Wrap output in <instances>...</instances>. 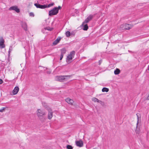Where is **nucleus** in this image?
<instances>
[{"mask_svg": "<svg viewBox=\"0 0 149 149\" xmlns=\"http://www.w3.org/2000/svg\"><path fill=\"white\" fill-rule=\"evenodd\" d=\"M71 76V75L57 76L55 77V79L56 81L63 82L69 79Z\"/></svg>", "mask_w": 149, "mask_h": 149, "instance_id": "f257e3e1", "label": "nucleus"}, {"mask_svg": "<svg viewBox=\"0 0 149 149\" xmlns=\"http://www.w3.org/2000/svg\"><path fill=\"white\" fill-rule=\"evenodd\" d=\"M54 4V3H52L48 5H42L38 3H35L34 5L37 8L41 9H45L47 8H49L52 6Z\"/></svg>", "mask_w": 149, "mask_h": 149, "instance_id": "f03ea898", "label": "nucleus"}, {"mask_svg": "<svg viewBox=\"0 0 149 149\" xmlns=\"http://www.w3.org/2000/svg\"><path fill=\"white\" fill-rule=\"evenodd\" d=\"M37 115L40 119L41 117H43L46 115L45 111L42 109H38L37 111Z\"/></svg>", "mask_w": 149, "mask_h": 149, "instance_id": "7ed1b4c3", "label": "nucleus"}, {"mask_svg": "<svg viewBox=\"0 0 149 149\" xmlns=\"http://www.w3.org/2000/svg\"><path fill=\"white\" fill-rule=\"evenodd\" d=\"M96 15V14H95L93 15H89V16L85 19L84 22L83 23L82 25H83V24L88 23Z\"/></svg>", "mask_w": 149, "mask_h": 149, "instance_id": "20e7f679", "label": "nucleus"}, {"mask_svg": "<svg viewBox=\"0 0 149 149\" xmlns=\"http://www.w3.org/2000/svg\"><path fill=\"white\" fill-rule=\"evenodd\" d=\"M58 10H50L49 11V16H52L56 15L58 13Z\"/></svg>", "mask_w": 149, "mask_h": 149, "instance_id": "39448f33", "label": "nucleus"}, {"mask_svg": "<svg viewBox=\"0 0 149 149\" xmlns=\"http://www.w3.org/2000/svg\"><path fill=\"white\" fill-rule=\"evenodd\" d=\"M47 109L48 111V118L49 120H51L53 116V112L51 109L49 107L47 108Z\"/></svg>", "mask_w": 149, "mask_h": 149, "instance_id": "423d86ee", "label": "nucleus"}, {"mask_svg": "<svg viewBox=\"0 0 149 149\" xmlns=\"http://www.w3.org/2000/svg\"><path fill=\"white\" fill-rule=\"evenodd\" d=\"M21 24L22 27L23 28L24 30L25 31H27V26L26 23V22L23 21L21 22Z\"/></svg>", "mask_w": 149, "mask_h": 149, "instance_id": "0eeeda50", "label": "nucleus"}, {"mask_svg": "<svg viewBox=\"0 0 149 149\" xmlns=\"http://www.w3.org/2000/svg\"><path fill=\"white\" fill-rule=\"evenodd\" d=\"M76 144L77 146L79 147H82L83 146V143L81 140L76 141H75Z\"/></svg>", "mask_w": 149, "mask_h": 149, "instance_id": "6e6552de", "label": "nucleus"}, {"mask_svg": "<svg viewBox=\"0 0 149 149\" xmlns=\"http://www.w3.org/2000/svg\"><path fill=\"white\" fill-rule=\"evenodd\" d=\"M124 29L125 30H130L132 28V26L129 24H124Z\"/></svg>", "mask_w": 149, "mask_h": 149, "instance_id": "1a4fd4ad", "label": "nucleus"}, {"mask_svg": "<svg viewBox=\"0 0 149 149\" xmlns=\"http://www.w3.org/2000/svg\"><path fill=\"white\" fill-rule=\"evenodd\" d=\"M65 101L69 104L73 105L74 101L73 100L69 98H67L65 99Z\"/></svg>", "mask_w": 149, "mask_h": 149, "instance_id": "9d476101", "label": "nucleus"}, {"mask_svg": "<svg viewBox=\"0 0 149 149\" xmlns=\"http://www.w3.org/2000/svg\"><path fill=\"white\" fill-rule=\"evenodd\" d=\"M19 90L18 86H15L13 91V93L14 95L16 94L19 91Z\"/></svg>", "mask_w": 149, "mask_h": 149, "instance_id": "9b49d317", "label": "nucleus"}, {"mask_svg": "<svg viewBox=\"0 0 149 149\" xmlns=\"http://www.w3.org/2000/svg\"><path fill=\"white\" fill-rule=\"evenodd\" d=\"M61 39V38L59 37H58L53 42V44L54 45H56L58 43Z\"/></svg>", "mask_w": 149, "mask_h": 149, "instance_id": "f8f14e48", "label": "nucleus"}, {"mask_svg": "<svg viewBox=\"0 0 149 149\" xmlns=\"http://www.w3.org/2000/svg\"><path fill=\"white\" fill-rule=\"evenodd\" d=\"M92 100L94 102H98L101 103L102 102L101 101L99 100L97 98L95 97H93L92 98Z\"/></svg>", "mask_w": 149, "mask_h": 149, "instance_id": "ddd939ff", "label": "nucleus"}, {"mask_svg": "<svg viewBox=\"0 0 149 149\" xmlns=\"http://www.w3.org/2000/svg\"><path fill=\"white\" fill-rule=\"evenodd\" d=\"M84 24H83V25L82 24V25L84 26L83 29L84 31H87L88 29V25L87 24L84 25Z\"/></svg>", "mask_w": 149, "mask_h": 149, "instance_id": "4468645a", "label": "nucleus"}, {"mask_svg": "<svg viewBox=\"0 0 149 149\" xmlns=\"http://www.w3.org/2000/svg\"><path fill=\"white\" fill-rule=\"evenodd\" d=\"M120 71L119 69L116 68L114 71V73L116 75L118 74H119Z\"/></svg>", "mask_w": 149, "mask_h": 149, "instance_id": "2eb2a0df", "label": "nucleus"}, {"mask_svg": "<svg viewBox=\"0 0 149 149\" xmlns=\"http://www.w3.org/2000/svg\"><path fill=\"white\" fill-rule=\"evenodd\" d=\"M61 54L64 55L66 52V50L65 48L62 49L61 50Z\"/></svg>", "mask_w": 149, "mask_h": 149, "instance_id": "dca6fc26", "label": "nucleus"}, {"mask_svg": "<svg viewBox=\"0 0 149 149\" xmlns=\"http://www.w3.org/2000/svg\"><path fill=\"white\" fill-rule=\"evenodd\" d=\"M109 91V89L108 88H106V87H104L102 89V92H108Z\"/></svg>", "mask_w": 149, "mask_h": 149, "instance_id": "f3484780", "label": "nucleus"}, {"mask_svg": "<svg viewBox=\"0 0 149 149\" xmlns=\"http://www.w3.org/2000/svg\"><path fill=\"white\" fill-rule=\"evenodd\" d=\"M73 57L70 56V55H69V56L67 57V61L68 62V61H70L72 59Z\"/></svg>", "mask_w": 149, "mask_h": 149, "instance_id": "a211bd4d", "label": "nucleus"}, {"mask_svg": "<svg viewBox=\"0 0 149 149\" xmlns=\"http://www.w3.org/2000/svg\"><path fill=\"white\" fill-rule=\"evenodd\" d=\"M9 9H19L18 8L17 6H14L10 7Z\"/></svg>", "mask_w": 149, "mask_h": 149, "instance_id": "6ab92c4d", "label": "nucleus"}, {"mask_svg": "<svg viewBox=\"0 0 149 149\" xmlns=\"http://www.w3.org/2000/svg\"><path fill=\"white\" fill-rule=\"evenodd\" d=\"M75 54V52L74 51H72L70 54H69L70 55V56H72L73 57L74 56Z\"/></svg>", "mask_w": 149, "mask_h": 149, "instance_id": "aec40b11", "label": "nucleus"}, {"mask_svg": "<svg viewBox=\"0 0 149 149\" xmlns=\"http://www.w3.org/2000/svg\"><path fill=\"white\" fill-rule=\"evenodd\" d=\"M65 35L67 37H69L70 35V31H68L66 32Z\"/></svg>", "mask_w": 149, "mask_h": 149, "instance_id": "412c9836", "label": "nucleus"}, {"mask_svg": "<svg viewBox=\"0 0 149 149\" xmlns=\"http://www.w3.org/2000/svg\"><path fill=\"white\" fill-rule=\"evenodd\" d=\"M45 29L48 31H51L53 29V28H50L49 27H46L45 28Z\"/></svg>", "mask_w": 149, "mask_h": 149, "instance_id": "4be33fe9", "label": "nucleus"}, {"mask_svg": "<svg viewBox=\"0 0 149 149\" xmlns=\"http://www.w3.org/2000/svg\"><path fill=\"white\" fill-rule=\"evenodd\" d=\"M66 148L68 149H73V147L71 145H67L66 146Z\"/></svg>", "mask_w": 149, "mask_h": 149, "instance_id": "5701e85b", "label": "nucleus"}, {"mask_svg": "<svg viewBox=\"0 0 149 149\" xmlns=\"http://www.w3.org/2000/svg\"><path fill=\"white\" fill-rule=\"evenodd\" d=\"M4 42V40L2 38L0 39V44H3Z\"/></svg>", "mask_w": 149, "mask_h": 149, "instance_id": "b1692460", "label": "nucleus"}, {"mask_svg": "<svg viewBox=\"0 0 149 149\" xmlns=\"http://www.w3.org/2000/svg\"><path fill=\"white\" fill-rule=\"evenodd\" d=\"M5 47V45L4 44V43L3 44H0V48H4Z\"/></svg>", "mask_w": 149, "mask_h": 149, "instance_id": "393cba45", "label": "nucleus"}, {"mask_svg": "<svg viewBox=\"0 0 149 149\" xmlns=\"http://www.w3.org/2000/svg\"><path fill=\"white\" fill-rule=\"evenodd\" d=\"M29 16L31 17H34V13L33 12H30L29 13Z\"/></svg>", "mask_w": 149, "mask_h": 149, "instance_id": "a878e982", "label": "nucleus"}, {"mask_svg": "<svg viewBox=\"0 0 149 149\" xmlns=\"http://www.w3.org/2000/svg\"><path fill=\"white\" fill-rule=\"evenodd\" d=\"M61 8V6H59L58 7H54L52 9H60Z\"/></svg>", "mask_w": 149, "mask_h": 149, "instance_id": "bb28decb", "label": "nucleus"}, {"mask_svg": "<svg viewBox=\"0 0 149 149\" xmlns=\"http://www.w3.org/2000/svg\"><path fill=\"white\" fill-rule=\"evenodd\" d=\"M124 24L121 25L120 26V29L122 30H124Z\"/></svg>", "mask_w": 149, "mask_h": 149, "instance_id": "cd10ccee", "label": "nucleus"}, {"mask_svg": "<svg viewBox=\"0 0 149 149\" xmlns=\"http://www.w3.org/2000/svg\"><path fill=\"white\" fill-rule=\"evenodd\" d=\"M12 47L11 46H10V48H9V51H8V53H9V54H10V51H12Z\"/></svg>", "mask_w": 149, "mask_h": 149, "instance_id": "c85d7f7f", "label": "nucleus"}, {"mask_svg": "<svg viewBox=\"0 0 149 149\" xmlns=\"http://www.w3.org/2000/svg\"><path fill=\"white\" fill-rule=\"evenodd\" d=\"M5 107H3L2 109H0V112H3L5 110Z\"/></svg>", "mask_w": 149, "mask_h": 149, "instance_id": "c756f323", "label": "nucleus"}, {"mask_svg": "<svg viewBox=\"0 0 149 149\" xmlns=\"http://www.w3.org/2000/svg\"><path fill=\"white\" fill-rule=\"evenodd\" d=\"M136 132L137 134H139V130L137 127L136 130Z\"/></svg>", "mask_w": 149, "mask_h": 149, "instance_id": "7c9ffc66", "label": "nucleus"}, {"mask_svg": "<svg viewBox=\"0 0 149 149\" xmlns=\"http://www.w3.org/2000/svg\"><path fill=\"white\" fill-rule=\"evenodd\" d=\"M63 55L61 54L60 57V60H61L62 59L63 57Z\"/></svg>", "mask_w": 149, "mask_h": 149, "instance_id": "2f4dec72", "label": "nucleus"}, {"mask_svg": "<svg viewBox=\"0 0 149 149\" xmlns=\"http://www.w3.org/2000/svg\"><path fill=\"white\" fill-rule=\"evenodd\" d=\"M3 81L1 79H0V84H2L3 83Z\"/></svg>", "mask_w": 149, "mask_h": 149, "instance_id": "473e14b6", "label": "nucleus"}, {"mask_svg": "<svg viewBox=\"0 0 149 149\" xmlns=\"http://www.w3.org/2000/svg\"><path fill=\"white\" fill-rule=\"evenodd\" d=\"M15 10L17 13H19L20 12V10Z\"/></svg>", "mask_w": 149, "mask_h": 149, "instance_id": "72a5a7b5", "label": "nucleus"}, {"mask_svg": "<svg viewBox=\"0 0 149 149\" xmlns=\"http://www.w3.org/2000/svg\"><path fill=\"white\" fill-rule=\"evenodd\" d=\"M101 62H102V61H101V60H100L99 61V64L100 65L101 63Z\"/></svg>", "mask_w": 149, "mask_h": 149, "instance_id": "f704fd0d", "label": "nucleus"}, {"mask_svg": "<svg viewBox=\"0 0 149 149\" xmlns=\"http://www.w3.org/2000/svg\"><path fill=\"white\" fill-rule=\"evenodd\" d=\"M47 73L49 74L51 73V72H50V71H48L47 72Z\"/></svg>", "mask_w": 149, "mask_h": 149, "instance_id": "c9c22d12", "label": "nucleus"}, {"mask_svg": "<svg viewBox=\"0 0 149 149\" xmlns=\"http://www.w3.org/2000/svg\"><path fill=\"white\" fill-rule=\"evenodd\" d=\"M147 100H149V95H148V97L147 98Z\"/></svg>", "mask_w": 149, "mask_h": 149, "instance_id": "e433bc0d", "label": "nucleus"}, {"mask_svg": "<svg viewBox=\"0 0 149 149\" xmlns=\"http://www.w3.org/2000/svg\"><path fill=\"white\" fill-rule=\"evenodd\" d=\"M148 70L149 71V65H148Z\"/></svg>", "mask_w": 149, "mask_h": 149, "instance_id": "4c0bfd02", "label": "nucleus"}, {"mask_svg": "<svg viewBox=\"0 0 149 149\" xmlns=\"http://www.w3.org/2000/svg\"><path fill=\"white\" fill-rule=\"evenodd\" d=\"M77 13H78V12L77 11V10L76 12V13L77 14Z\"/></svg>", "mask_w": 149, "mask_h": 149, "instance_id": "58836bf2", "label": "nucleus"}, {"mask_svg": "<svg viewBox=\"0 0 149 149\" xmlns=\"http://www.w3.org/2000/svg\"><path fill=\"white\" fill-rule=\"evenodd\" d=\"M138 122L137 123V125L138 124Z\"/></svg>", "mask_w": 149, "mask_h": 149, "instance_id": "ea45409f", "label": "nucleus"}]
</instances>
